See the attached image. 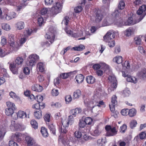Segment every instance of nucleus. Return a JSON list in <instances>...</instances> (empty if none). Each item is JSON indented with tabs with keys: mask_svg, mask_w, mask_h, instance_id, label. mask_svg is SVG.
I'll list each match as a JSON object with an SVG mask.
<instances>
[{
	"mask_svg": "<svg viewBox=\"0 0 146 146\" xmlns=\"http://www.w3.org/2000/svg\"><path fill=\"white\" fill-rule=\"evenodd\" d=\"M137 13L139 15L143 14V16H141L139 19V20L137 21L135 20L134 21L131 17H129L127 21L125 23V25H132L139 22L141 20L146 14V6L143 5L140 7L137 11Z\"/></svg>",
	"mask_w": 146,
	"mask_h": 146,
	"instance_id": "1",
	"label": "nucleus"
},
{
	"mask_svg": "<svg viewBox=\"0 0 146 146\" xmlns=\"http://www.w3.org/2000/svg\"><path fill=\"white\" fill-rule=\"evenodd\" d=\"M6 104L8 108L5 109V114L8 116L11 115V117L13 118L12 114L14 113V110L16 109V107L15 104L14 103L10 102H6Z\"/></svg>",
	"mask_w": 146,
	"mask_h": 146,
	"instance_id": "2",
	"label": "nucleus"
},
{
	"mask_svg": "<svg viewBox=\"0 0 146 146\" xmlns=\"http://www.w3.org/2000/svg\"><path fill=\"white\" fill-rule=\"evenodd\" d=\"M125 5L124 1H121L118 5V9H116L114 12L112 14V15L115 17H117L119 16V15L121 14H123L124 12H123V9L125 6Z\"/></svg>",
	"mask_w": 146,
	"mask_h": 146,
	"instance_id": "3",
	"label": "nucleus"
},
{
	"mask_svg": "<svg viewBox=\"0 0 146 146\" xmlns=\"http://www.w3.org/2000/svg\"><path fill=\"white\" fill-rule=\"evenodd\" d=\"M39 59V57L36 54H31L29 56L27 64L28 66H33L36 64Z\"/></svg>",
	"mask_w": 146,
	"mask_h": 146,
	"instance_id": "4",
	"label": "nucleus"
},
{
	"mask_svg": "<svg viewBox=\"0 0 146 146\" xmlns=\"http://www.w3.org/2000/svg\"><path fill=\"white\" fill-rule=\"evenodd\" d=\"M52 28L50 27L49 29V32L46 33L45 37L48 40V41L52 44L54 42L55 38V31L52 30Z\"/></svg>",
	"mask_w": 146,
	"mask_h": 146,
	"instance_id": "5",
	"label": "nucleus"
},
{
	"mask_svg": "<svg viewBox=\"0 0 146 146\" xmlns=\"http://www.w3.org/2000/svg\"><path fill=\"white\" fill-rule=\"evenodd\" d=\"M62 8V4L60 3L57 2L52 8V15L54 16L60 12Z\"/></svg>",
	"mask_w": 146,
	"mask_h": 146,
	"instance_id": "6",
	"label": "nucleus"
},
{
	"mask_svg": "<svg viewBox=\"0 0 146 146\" xmlns=\"http://www.w3.org/2000/svg\"><path fill=\"white\" fill-rule=\"evenodd\" d=\"M14 116H15L13 117V119H16L18 117L21 118H29V114L27 115L26 113L24 111L20 110L17 113H15L14 114Z\"/></svg>",
	"mask_w": 146,
	"mask_h": 146,
	"instance_id": "7",
	"label": "nucleus"
},
{
	"mask_svg": "<svg viewBox=\"0 0 146 146\" xmlns=\"http://www.w3.org/2000/svg\"><path fill=\"white\" fill-rule=\"evenodd\" d=\"M115 37L114 33L112 32H108L104 36V40L106 42H109L111 41L113 38Z\"/></svg>",
	"mask_w": 146,
	"mask_h": 146,
	"instance_id": "8",
	"label": "nucleus"
},
{
	"mask_svg": "<svg viewBox=\"0 0 146 146\" xmlns=\"http://www.w3.org/2000/svg\"><path fill=\"white\" fill-rule=\"evenodd\" d=\"M108 80L109 83L111 84L112 87L116 88L117 87L116 80L113 75L109 76L108 77Z\"/></svg>",
	"mask_w": 146,
	"mask_h": 146,
	"instance_id": "9",
	"label": "nucleus"
},
{
	"mask_svg": "<svg viewBox=\"0 0 146 146\" xmlns=\"http://www.w3.org/2000/svg\"><path fill=\"white\" fill-rule=\"evenodd\" d=\"M9 67L11 71L14 74H15L17 73L19 67L15 62H12L9 64Z\"/></svg>",
	"mask_w": 146,
	"mask_h": 146,
	"instance_id": "10",
	"label": "nucleus"
},
{
	"mask_svg": "<svg viewBox=\"0 0 146 146\" xmlns=\"http://www.w3.org/2000/svg\"><path fill=\"white\" fill-rule=\"evenodd\" d=\"M59 127V131L61 135L66 134L68 131V126L66 124L62 125Z\"/></svg>",
	"mask_w": 146,
	"mask_h": 146,
	"instance_id": "11",
	"label": "nucleus"
},
{
	"mask_svg": "<svg viewBox=\"0 0 146 146\" xmlns=\"http://www.w3.org/2000/svg\"><path fill=\"white\" fill-rule=\"evenodd\" d=\"M10 46V49L12 51H16L19 48V44L16 42H9Z\"/></svg>",
	"mask_w": 146,
	"mask_h": 146,
	"instance_id": "12",
	"label": "nucleus"
},
{
	"mask_svg": "<svg viewBox=\"0 0 146 146\" xmlns=\"http://www.w3.org/2000/svg\"><path fill=\"white\" fill-rule=\"evenodd\" d=\"M74 119L72 115H70L68 116V121L66 120H64L62 122V125L66 124L68 126L69 124L71 125L74 122Z\"/></svg>",
	"mask_w": 146,
	"mask_h": 146,
	"instance_id": "13",
	"label": "nucleus"
},
{
	"mask_svg": "<svg viewBox=\"0 0 146 146\" xmlns=\"http://www.w3.org/2000/svg\"><path fill=\"white\" fill-rule=\"evenodd\" d=\"M86 0H81V2L80 3L82 5L78 6L74 8V11L76 13H78L81 11L82 9V6L84 5L86 3Z\"/></svg>",
	"mask_w": 146,
	"mask_h": 146,
	"instance_id": "14",
	"label": "nucleus"
},
{
	"mask_svg": "<svg viewBox=\"0 0 146 146\" xmlns=\"http://www.w3.org/2000/svg\"><path fill=\"white\" fill-rule=\"evenodd\" d=\"M43 89L42 86L39 84H35L32 86V90L35 91L40 92H41Z\"/></svg>",
	"mask_w": 146,
	"mask_h": 146,
	"instance_id": "15",
	"label": "nucleus"
},
{
	"mask_svg": "<svg viewBox=\"0 0 146 146\" xmlns=\"http://www.w3.org/2000/svg\"><path fill=\"white\" fill-rule=\"evenodd\" d=\"M117 131L116 130L115 127H113L109 131L107 132L106 135L107 136H113L117 134Z\"/></svg>",
	"mask_w": 146,
	"mask_h": 146,
	"instance_id": "16",
	"label": "nucleus"
},
{
	"mask_svg": "<svg viewBox=\"0 0 146 146\" xmlns=\"http://www.w3.org/2000/svg\"><path fill=\"white\" fill-rule=\"evenodd\" d=\"M84 77L83 75L81 74H80L77 75L76 76L75 78L76 82L80 84L83 82L84 80Z\"/></svg>",
	"mask_w": 146,
	"mask_h": 146,
	"instance_id": "17",
	"label": "nucleus"
},
{
	"mask_svg": "<svg viewBox=\"0 0 146 146\" xmlns=\"http://www.w3.org/2000/svg\"><path fill=\"white\" fill-rule=\"evenodd\" d=\"M82 111V110L81 108H77L75 109L71 110L70 111V114L73 115L74 116H76V115H77Z\"/></svg>",
	"mask_w": 146,
	"mask_h": 146,
	"instance_id": "18",
	"label": "nucleus"
},
{
	"mask_svg": "<svg viewBox=\"0 0 146 146\" xmlns=\"http://www.w3.org/2000/svg\"><path fill=\"white\" fill-rule=\"evenodd\" d=\"M25 139L27 144L28 146L32 145L35 143V142L33 139L29 136H27Z\"/></svg>",
	"mask_w": 146,
	"mask_h": 146,
	"instance_id": "19",
	"label": "nucleus"
},
{
	"mask_svg": "<svg viewBox=\"0 0 146 146\" xmlns=\"http://www.w3.org/2000/svg\"><path fill=\"white\" fill-rule=\"evenodd\" d=\"M101 132V129L99 126H97L95 128L92 134L93 136H98L100 135Z\"/></svg>",
	"mask_w": 146,
	"mask_h": 146,
	"instance_id": "20",
	"label": "nucleus"
},
{
	"mask_svg": "<svg viewBox=\"0 0 146 146\" xmlns=\"http://www.w3.org/2000/svg\"><path fill=\"white\" fill-rule=\"evenodd\" d=\"M16 15V14L15 13L12 12L10 14H5L4 15V17L7 20L9 21L11 19L15 17Z\"/></svg>",
	"mask_w": 146,
	"mask_h": 146,
	"instance_id": "21",
	"label": "nucleus"
},
{
	"mask_svg": "<svg viewBox=\"0 0 146 146\" xmlns=\"http://www.w3.org/2000/svg\"><path fill=\"white\" fill-rule=\"evenodd\" d=\"M137 76L143 79L146 78V70H143L137 73Z\"/></svg>",
	"mask_w": 146,
	"mask_h": 146,
	"instance_id": "22",
	"label": "nucleus"
},
{
	"mask_svg": "<svg viewBox=\"0 0 146 146\" xmlns=\"http://www.w3.org/2000/svg\"><path fill=\"white\" fill-rule=\"evenodd\" d=\"M86 80L88 84H92L94 83L95 79L93 76H90L86 77Z\"/></svg>",
	"mask_w": 146,
	"mask_h": 146,
	"instance_id": "23",
	"label": "nucleus"
},
{
	"mask_svg": "<svg viewBox=\"0 0 146 146\" xmlns=\"http://www.w3.org/2000/svg\"><path fill=\"white\" fill-rule=\"evenodd\" d=\"M23 61V59L22 57H18L16 59L15 63L19 67L21 66Z\"/></svg>",
	"mask_w": 146,
	"mask_h": 146,
	"instance_id": "24",
	"label": "nucleus"
},
{
	"mask_svg": "<svg viewBox=\"0 0 146 146\" xmlns=\"http://www.w3.org/2000/svg\"><path fill=\"white\" fill-rule=\"evenodd\" d=\"M25 24L23 22L20 21L16 24V27L18 30H21L24 28Z\"/></svg>",
	"mask_w": 146,
	"mask_h": 146,
	"instance_id": "25",
	"label": "nucleus"
},
{
	"mask_svg": "<svg viewBox=\"0 0 146 146\" xmlns=\"http://www.w3.org/2000/svg\"><path fill=\"white\" fill-rule=\"evenodd\" d=\"M106 142L105 139L102 138L98 139L97 141V145L98 146H105L104 144Z\"/></svg>",
	"mask_w": 146,
	"mask_h": 146,
	"instance_id": "26",
	"label": "nucleus"
},
{
	"mask_svg": "<svg viewBox=\"0 0 146 146\" xmlns=\"http://www.w3.org/2000/svg\"><path fill=\"white\" fill-rule=\"evenodd\" d=\"M137 110L135 108H132L129 110L128 115L130 117H133L136 114Z\"/></svg>",
	"mask_w": 146,
	"mask_h": 146,
	"instance_id": "27",
	"label": "nucleus"
},
{
	"mask_svg": "<svg viewBox=\"0 0 146 146\" xmlns=\"http://www.w3.org/2000/svg\"><path fill=\"white\" fill-rule=\"evenodd\" d=\"M48 127L51 133L54 135H55L56 130L55 126L52 124H51L48 125Z\"/></svg>",
	"mask_w": 146,
	"mask_h": 146,
	"instance_id": "28",
	"label": "nucleus"
},
{
	"mask_svg": "<svg viewBox=\"0 0 146 146\" xmlns=\"http://www.w3.org/2000/svg\"><path fill=\"white\" fill-rule=\"evenodd\" d=\"M96 21L97 22H100L102 19L103 15L101 13H99L98 12L96 13Z\"/></svg>",
	"mask_w": 146,
	"mask_h": 146,
	"instance_id": "29",
	"label": "nucleus"
},
{
	"mask_svg": "<svg viewBox=\"0 0 146 146\" xmlns=\"http://www.w3.org/2000/svg\"><path fill=\"white\" fill-rule=\"evenodd\" d=\"M42 111L40 110L35 111L34 112V116L35 118L38 119H39L42 116Z\"/></svg>",
	"mask_w": 146,
	"mask_h": 146,
	"instance_id": "30",
	"label": "nucleus"
},
{
	"mask_svg": "<svg viewBox=\"0 0 146 146\" xmlns=\"http://www.w3.org/2000/svg\"><path fill=\"white\" fill-rule=\"evenodd\" d=\"M40 132L43 136L44 137H47L48 135L47 129L44 127H42L41 129Z\"/></svg>",
	"mask_w": 146,
	"mask_h": 146,
	"instance_id": "31",
	"label": "nucleus"
},
{
	"mask_svg": "<svg viewBox=\"0 0 146 146\" xmlns=\"http://www.w3.org/2000/svg\"><path fill=\"white\" fill-rule=\"evenodd\" d=\"M81 95V91L79 90H77L73 93V96L74 98H78Z\"/></svg>",
	"mask_w": 146,
	"mask_h": 146,
	"instance_id": "32",
	"label": "nucleus"
},
{
	"mask_svg": "<svg viewBox=\"0 0 146 146\" xmlns=\"http://www.w3.org/2000/svg\"><path fill=\"white\" fill-rule=\"evenodd\" d=\"M113 61L118 64L121 63L122 62V57L120 56H117L113 59Z\"/></svg>",
	"mask_w": 146,
	"mask_h": 146,
	"instance_id": "33",
	"label": "nucleus"
},
{
	"mask_svg": "<svg viewBox=\"0 0 146 146\" xmlns=\"http://www.w3.org/2000/svg\"><path fill=\"white\" fill-rule=\"evenodd\" d=\"M127 77L126 80L128 82H133L134 83L137 82V79L135 78H131L129 75Z\"/></svg>",
	"mask_w": 146,
	"mask_h": 146,
	"instance_id": "34",
	"label": "nucleus"
},
{
	"mask_svg": "<svg viewBox=\"0 0 146 146\" xmlns=\"http://www.w3.org/2000/svg\"><path fill=\"white\" fill-rule=\"evenodd\" d=\"M31 124L34 129H36L38 128V124L36 121L35 119L32 120L31 121Z\"/></svg>",
	"mask_w": 146,
	"mask_h": 146,
	"instance_id": "35",
	"label": "nucleus"
},
{
	"mask_svg": "<svg viewBox=\"0 0 146 146\" xmlns=\"http://www.w3.org/2000/svg\"><path fill=\"white\" fill-rule=\"evenodd\" d=\"M93 120L90 117H88L85 118L84 121L86 125H91L92 123Z\"/></svg>",
	"mask_w": 146,
	"mask_h": 146,
	"instance_id": "36",
	"label": "nucleus"
},
{
	"mask_svg": "<svg viewBox=\"0 0 146 146\" xmlns=\"http://www.w3.org/2000/svg\"><path fill=\"white\" fill-rule=\"evenodd\" d=\"M51 106L53 108H60L62 105L59 102L52 103Z\"/></svg>",
	"mask_w": 146,
	"mask_h": 146,
	"instance_id": "37",
	"label": "nucleus"
},
{
	"mask_svg": "<svg viewBox=\"0 0 146 146\" xmlns=\"http://www.w3.org/2000/svg\"><path fill=\"white\" fill-rule=\"evenodd\" d=\"M137 124V121L135 120H133L130 123V127L133 129L136 127Z\"/></svg>",
	"mask_w": 146,
	"mask_h": 146,
	"instance_id": "38",
	"label": "nucleus"
},
{
	"mask_svg": "<svg viewBox=\"0 0 146 146\" xmlns=\"http://www.w3.org/2000/svg\"><path fill=\"white\" fill-rule=\"evenodd\" d=\"M37 67L38 68L39 70L41 72H42L44 71V64L43 63L40 62L38 63L37 65Z\"/></svg>",
	"mask_w": 146,
	"mask_h": 146,
	"instance_id": "39",
	"label": "nucleus"
},
{
	"mask_svg": "<svg viewBox=\"0 0 146 146\" xmlns=\"http://www.w3.org/2000/svg\"><path fill=\"white\" fill-rule=\"evenodd\" d=\"M117 97L115 95L113 96L111 99V102L112 104L117 105Z\"/></svg>",
	"mask_w": 146,
	"mask_h": 146,
	"instance_id": "40",
	"label": "nucleus"
},
{
	"mask_svg": "<svg viewBox=\"0 0 146 146\" xmlns=\"http://www.w3.org/2000/svg\"><path fill=\"white\" fill-rule=\"evenodd\" d=\"M9 52H6L5 51L3 50L2 49L0 48V57H3L5 55L8 54Z\"/></svg>",
	"mask_w": 146,
	"mask_h": 146,
	"instance_id": "41",
	"label": "nucleus"
},
{
	"mask_svg": "<svg viewBox=\"0 0 146 146\" xmlns=\"http://www.w3.org/2000/svg\"><path fill=\"white\" fill-rule=\"evenodd\" d=\"M130 94V91L129 90L125 89L123 91L122 95L124 97H127Z\"/></svg>",
	"mask_w": 146,
	"mask_h": 146,
	"instance_id": "42",
	"label": "nucleus"
},
{
	"mask_svg": "<svg viewBox=\"0 0 146 146\" xmlns=\"http://www.w3.org/2000/svg\"><path fill=\"white\" fill-rule=\"evenodd\" d=\"M70 73H63L60 74V77L63 79H66L68 78L70 76Z\"/></svg>",
	"mask_w": 146,
	"mask_h": 146,
	"instance_id": "43",
	"label": "nucleus"
},
{
	"mask_svg": "<svg viewBox=\"0 0 146 146\" xmlns=\"http://www.w3.org/2000/svg\"><path fill=\"white\" fill-rule=\"evenodd\" d=\"M135 44L137 45H140L141 43V40L140 37L137 36L135 38Z\"/></svg>",
	"mask_w": 146,
	"mask_h": 146,
	"instance_id": "44",
	"label": "nucleus"
},
{
	"mask_svg": "<svg viewBox=\"0 0 146 146\" xmlns=\"http://www.w3.org/2000/svg\"><path fill=\"white\" fill-rule=\"evenodd\" d=\"M22 126L20 124L17 123H16L14 127V128L15 130H21L22 131L23 130L22 128Z\"/></svg>",
	"mask_w": 146,
	"mask_h": 146,
	"instance_id": "45",
	"label": "nucleus"
},
{
	"mask_svg": "<svg viewBox=\"0 0 146 146\" xmlns=\"http://www.w3.org/2000/svg\"><path fill=\"white\" fill-rule=\"evenodd\" d=\"M9 95L13 99H18L19 98L18 96L13 92H11L9 93Z\"/></svg>",
	"mask_w": 146,
	"mask_h": 146,
	"instance_id": "46",
	"label": "nucleus"
},
{
	"mask_svg": "<svg viewBox=\"0 0 146 146\" xmlns=\"http://www.w3.org/2000/svg\"><path fill=\"white\" fill-rule=\"evenodd\" d=\"M32 30L31 29H28L26 30L24 32V34L25 35L29 36L32 33Z\"/></svg>",
	"mask_w": 146,
	"mask_h": 146,
	"instance_id": "47",
	"label": "nucleus"
},
{
	"mask_svg": "<svg viewBox=\"0 0 146 146\" xmlns=\"http://www.w3.org/2000/svg\"><path fill=\"white\" fill-rule=\"evenodd\" d=\"M69 21V18L67 16L64 17V19L63 20L62 22V24H64L65 25H67Z\"/></svg>",
	"mask_w": 146,
	"mask_h": 146,
	"instance_id": "48",
	"label": "nucleus"
},
{
	"mask_svg": "<svg viewBox=\"0 0 146 146\" xmlns=\"http://www.w3.org/2000/svg\"><path fill=\"white\" fill-rule=\"evenodd\" d=\"M122 65L123 67H125L127 69H128L130 68V65L129 61H126L124 64H122Z\"/></svg>",
	"mask_w": 146,
	"mask_h": 146,
	"instance_id": "49",
	"label": "nucleus"
},
{
	"mask_svg": "<svg viewBox=\"0 0 146 146\" xmlns=\"http://www.w3.org/2000/svg\"><path fill=\"white\" fill-rule=\"evenodd\" d=\"M9 42H15V37L13 34H9L8 35Z\"/></svg>",
	"mask_w": 146,
	"mask_h": 146,
	"instance_id": "50",
	"label": "nucleus"
},
{
	"mask_svg": "<svg viewBox=\"0 0 146 146\" xmlns=\"http://www.w3.org/2000/svg\"><path fill=\"white\" fill-rule=\"evenodd\" d=\"M52 94L54 96H57L59 94L58 90L54 89H52Z\"/></svg>",
	"mask_w": 146,
	"mask_h": 146,
	"instance_id": "51",
	"label": "nucleus"
},
{
	"mask_svg": "<svg viewBox=\"0 0 146 146\" xmlns=\"http://www.w3.org/2000/svg\"><path fill=\"white\" fill-rule=\"evenodd\" d=\"M2 28L3 29L6 31H9L10 29L9 25L7 24H4L2 25Z\"/></svg>",
	"mask_w": 146,
	"mask_h": 146,
	"instance_id": "52",
	"label": "nucleus"
},
{
	"mask_svg": "<svg viewBox=\"0 0 146 146\" xmlns=\"http://www.w3.org/2000/svg\"><path fill=\"white\" fill-rule=\"evenodd\" d=\"M129 110L128 109H124L121 111V114L124 116H126L128 115Z\"/></svg>",
	"mask_w": 146,
	"mask_h": 146,
	"instance_id": "53",
	"label": "nucleus"
},
{
	"mask_svg": "<svg viewBox=\"0 0 146 146\" xmlns=\"http://www.w3.org/2000/svg\"><path fill=\"white\" fill-rule=\"evenodd\" d=\"M44 20L43 17H40L38 19V23L39 26H41L43 23Z\"/></svg>",
	"mask_w": 146,
	"mask_h": 146,
	"instance_id": "54",
	"label": "nucleus"
},
{
	"mask_svg": "<svg viewBox=\"0 0 146 146\" xmlns=\"http://www.w3.org/2000/svg\"><path fill=\"white\" fill-rule=\"evenodd\" d=\"M74 136L77 138H80L82 136V134L80 132L76 131L74 133Z\"/></svg>",
	"mask_w": 146,
	"mask_h": 146,
	"instance_id": "55",
	"label": "nucleus"
},
{
	"mask_svg": "<svg viewBox=\"0 0 146 146\" xmlns=\"http://www.w3.org/2000/svg\"><path fill=\"white\" fill-rule=\"evenodd\" d=\"M79 126L81 128L84 127L86 125V123L84 121L80 120L79 123Z\"/></svg>",
	"mask_w": 146,
	"mask_h": 146,
	"instance_id": "56",
	"label": "nucleus"
},
{
	"mask_svg": "<svg viewBox=\"0 0 146 146\" xmlns=\"http://www.w3.org/2000/svg\"><path fill=\"white\" fill-rule=\"evenodd\" d=\"M36 100L38 103H40L43 100V97L42 96L38 95L36 96Z\"/></svg>",
	"mask_w": 146,
	"mask_h": 146,
	"instance_id": "57",
	"label": "nucleus"
},
{
	"mask_svg": "<svg viewBox=\"0 0 146 146\" xmlns=\"http://www.w3.org/2000/svg\"><path fill=\"white\" fill-rule=\"evenodd\" d=\"M92 102L93 103V104H94V103L96 104V103H98V104L97 105V106H100V105H103L104 104V103L103 101H101L98 102V101H96V100H94L92 101Z\"/></svg>",
	"mask_w": 146,
	"mask_h": 146,
	"instance_id": "58",
	"label": "nucleus"
},
{
	"mask_svg": "<svg viewBox=\"0 0 146 146\" xmlns=\"http://www.w3.org/2000/svg\"><path fill=\"white\" fill-rule=\"evenodd\" d=\"M9 146H19L18 144L14 141L10 140L9 143Z\"/></svg>",
	"mask_w": 146,
	"mask_h": 146,
	"instance_id": "59",
	"label": "nucleus"
},
{
	"mask_svg": "<svg viewBox=\"0 0 146 146\" xmlns=\"http://www.w3.org/2000/svg\"><path fill=\"white\" fill-rule=\"evenodd\" d=\"M127 125L125 124H124L122 126L120 127V131H122V133H124L125 132V130L127 129Z\"/></svg>",
	"mask_w": 146,
	"mask_h": 146,
	"instance_id": "60",
	"label": "nucleus"
},
{
	"mask_svg": "<svg viewBox=\"0 0 146 146\" xmlns=\"http://www.w3.org/2000/svg\"><path fill=\"white\" fill-rule=\"evenodd\" d=\"M139 136L141 139H143L146 137V134L145 132H143L139 134Z\"/></svg>",
	"mask_w": 146,
	"mask_h": 146,
	"instance_id": "61",
	"label": "nucleus"
},
{
	"mask_svg": "<svg viewBox=\"0 0 146 146\" xmlns=\"http://www.w3.org/2000/svg\"><path fill=\"white\" fill-rule=\"evenodd\" d=\"M30 70L28 67H25L23 69V72L24 74L26 75L28 74H29Z\"/></svg>",
	"mask_w": 146,
	"mask_h": 146,
	"instance_id": "62",
	"label": "nucleus"
},
{
	"mask_svg": "<svg viewBox=\"0 0 146 146\" xmlns=\"http://www.w3.org/2000/svg\"><path fill=\"white\" fill-rule=\"evenodd\" d=\"M48 11V9L47 8H44L40 11V13L42 15H45Z\"/></svg>",
	"mask_w": 146,
	"mask_h": 146,
	"instance_id": "63",
	"label": "nucleus"
},
{
	"mask_svg": "<svg viewBox=\"0 0 146 146\" xmlns=\"http://www.w3.org/2000/svg\"><path fill=\"white\" fill-rule=\"evenodd\" d=\"M50 115L48 114H46L44 116V119L46 121L48 122L50 121Z\"/></svg>",
	"mask_w": 146,
	"mask_h": 146,
	"instance_id": "64",
	"label": "nucleus"
}]
</instances>
